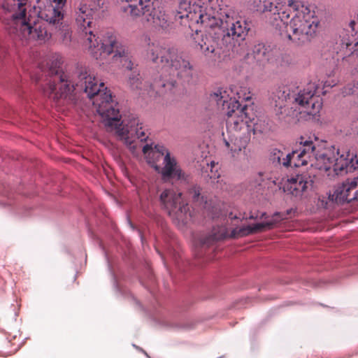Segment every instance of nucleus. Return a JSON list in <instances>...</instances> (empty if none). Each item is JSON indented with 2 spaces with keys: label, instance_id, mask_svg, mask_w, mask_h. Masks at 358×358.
Here are the masks:
<instances>
[{
  "label": "nucleus",
  "instance_id": "1",
  "mask_svg": "<svg viewBox=\"0 0 358 358\" xmlns=\"http://www.w3.org/2000/svg\"><path fill=\"white\" fill-rule=\"evenodd\" d=\"M49 79L44 93L50 98L58 100L66 98L74 90L85 92L93 99V106L102 119L104 126L115 131L133 154H136L138 143L146 141L148 135L143 124L134 116L120 122L119 108L113 99L112 94L103 83H99L92 71L86 66L78 67L71 79L62 71L60 62H52L48 70Z\"/></svg>",
  "mask_w": 358,
  "mask_h": 358
},
{
  "label": "nucleus",
  "instance_id": "2",
  "mask_svg": "<svg viewBox=\"0 0 358 358\" xmlns=\"http://www.w3.org/2000/svg\"><path fill=\"white\" fill-rule=\"evenodd\" d=\"M180 18L201 23L209 29L208 35L196 31L193 40L196 48L206 56L215 52L216 47L236 54L245 50L249 24L230 7H221L217 0H182L178 6Z\"/></svg>",
  "mask_w": 358,
  "mask_h": 358
},
{
  "label": "nucleus",
  "instance_id": "3",
  "mask_svg": "<svg viewBox=\"0 0 358 358\" xmlns=\"http://www.w3.org/2000/svg\"><path fill=\"white\" fill-rule=\"evenodd\" d=\"M264 12L271 13L270 18L276 27L285 25V36L297 45L310 41L315 35L319 20L315 12L300 0H288L285 5L280 0H266Z\"/></svg>",
  "mask_w": 358,
  "mask_h": 358
},
{
  "label": "nucleus",
  "instance_id": "4",
  "mask_svg": "<svg viewBox=\"0 0 358 358\" xmlns=\"http://www.w3.org/2000/svg\"><path fill=\"white\" fill-rule=\"evenodd\" d=\"M148 57L154 63L169 68V74L163 72L154 79L150 88L157 94L162 95L171 91L176 85L177 78L182 83H190L195 74L193 64L186 57L178 55L175 50L165 48L159 44H148Z\"/></svg>",
  "mask_w": 358,
  "mask_h": 358
},
{
  "label": "nucleus",
  "instance_id": "5",
  "mask_svg": "<svg viewBox=\"0 0 358 358\" xmlns=\"http://www.w3.org/2000/svg\"><path fill=\"white\" fill-rule=\"evenodd\" d=\"M210 100L216 103L219 108L222 107L223 110H226L227 131L231 134L234 139L231 140V146L229 141L225 140L224 143L234 156L245 150L250 141L253 128L251 125L252 119L246 113L247 106L241 108L239 101L233 100L227 92L221 88L210 94Z\"/></svg>",
  "mask_w": 358,
  "mask_h": 358
},
{
  "label": "nucleus",
  "instance_id": "6",
  "mask_svg": "<svg viewBox=\"0 0 358 358\" xmlns=\"http://www.w3.org/2000/svg\"><path fill=\"white\" fill-rule=\"evenodd\" d=\"M317 90L316 83L310 82L302 90L293 94H290L288 89L280 90L278 94L279 99L282 101L289 100L293 106L289 107L279 103L278 106L276 104L278 108L275 111L278 118L288 124H295L305 115H315L322 106V99L316 95Z\"/></svg>",
  "mask_w": 358,
  "mask_h": 358
},
{
  "label": "nucleus",
  "instance_id": "7",
  "mask_svg": "<svg viewBox=\"0 0 358 358\" xmlns=\"http://www.w3.org/2000/svg\"><path fill=\"white\" fill-rule=\"evenodd\" d=\"M312 159H315V166L320 170L333 169L336 175H344L358 169L357 154L346 149H336L334 146L324 144L315 145Z\"/></svg>",
  "mask_w": 358,
  "mask_h": 358
},
{
  "label": "nucleus",
  "instance_id": "8",
  "mask_svg": "<svg viewBox=\"0 0 358 358\" xmlns=\"http://www.w3.org/2000/svg\"><path fill=\"white\" fill-rule=\"evenodd\" d=\"M75 19L78 27L82 30L84 45L87 47L96 59L101 57L103 52H110L115 43V36L110 34L103 41H98V38L90 30L92 21V10L87 4L80 3L75 8Z\"/></svg>",
  "mask_w": 358,
  "mask_h": 358
},
{
  "label": "nucleus",
  "instance_id": "9",
  "mask_svg": "<svg viewBox=\"0 0 358 358\" xmlns=\"http://www.w3.org/2000/svg\"><path fill=\"white\" fill-rule=\"evenodd\" d=\"M129 3L126 11L129 10L134 17L142 16L143 20L152 23L156 27L166 30L171 25L167 15L155 7V0H122Z\"/></svg>",
  "mask_w": 358,
  "mask_h": 358
},
{
  "label": "nucleus",
  "instance_id": "10",
  "mask_svg": "<svg viewBox=\"0 0 358 358\" xmlns=\"http://www.w3.org/2000/svg\"><path fill=\"white\" fill-rule=\"evenodd\" d=\"M160 201L169 215L178 226H184L190 221L192 215L189 208L181 193L173 189H165L160 195Z\"/></svg>",
  "mask_w": 358,
  "mask_h": 358
},
{
  "label": "nucleus",
  "instance_id": "11",
  "mask_svg": "<svg viewBox=\"0 0 358 358\" xmlns=\"http://www.w3.org/2000/svg\"><path fill=\"white\" fill-rule=\"evenodd\" d=\"M315 143L311 141L300 142V147L292 152L285 153L279 150H274L271 156L273 164L282 165L285 167H299L306 165L312 159L314 154Z\"/></svg>",
  "mask_w": 358,
  "mask_h": 358
},
{
  "label": "nucleus",
  "instance_id": "12",
  "mask_svg": "<svg viewBox=\"0 0 358 358\" xmlns=\"http://www.w3.org/2000/svg\"><path fill=\"white\" fill-rule=\"evenodd\" d=\"M341 47V51L345 55L343 59L349 57H358V24L355 21H351L349 29L343 32Z\"/></svg>",
  "mask_w": 358,
  "mask_h": 358
},
{
  "label": "nucleus",
  "instance_id": "13",
  "mask_svg": "<svg viewBox=\"0 0 358 358\" xmlns=\"http://www.w3.org/2000/svg\"><path fill=\"white\" fill-rule=\"evenodd\" d=\"M254 231L252 229L251 225L243 226L240 228L234 229L229 234L226 228L220 227L219 232H213L212 234L202 238L201 240V244L203 246H210L214 242L224 239L226 238H238L253 234Z\"/></svg>",
  "mask_w": 358,
  "mask_h": 358
},
{
  "label": "nucleus",
  "instance_id": "14",
  "mask_svg": "<svg viewBox=\"0 0 358 358\" xmlns=\"http://www.w3.org/2000/svg\"><path fill=\"white\" fill-rule=\"evenodd\" d=\"M313 184L312 176L308 173H303L288 179L283 188L285 192L298 196L308 188L312 187Z\"/></svg>",
  "mask_w": 358,
  "mask_h": 358
},
{
  "label": "nucleus",
  "instance_id": "15",
  "mask_svg": "<svg viewBox=\"0 0 358 358\" xmlns=\"http://www.w3.org/2000/svg\"><path fill=\"white\" fill-rule=\"evenodd\" d=\"M333 197L337 203L350 202L358 200V176L348 180L335 190Z\"/></svg>",
  "mask_w": 358,
  "mask_h": 358
},
{
  "label": "nucleus",
  "instance_id": "16",
  "mask_svg": "<svg viewBox=\"0 0 358 358\" xmlns=\"http://www.w3.org/2000/svg\"><path fill=\"white\" fill-rule=\"evenodd\" d=\"M164 167L158 171L165 180L173 179L176 180H187L188 176L178 165L176 160L171 157L170 153L166 152L164 157Z\"/></svg>",
  "mask_w": 358,
  "mask_h": 358
},
{
  "label": "nucleus",
  "instance_id": "17",
  "mask_svg": "<svg viewBox=\"0 0 358 358\" xmlns=\"http://www.w3.org/2000/svg\"><path fill=\"white\" fill-rule=\"evenodd\" d=\"M54 6L39 13L40 17L51 24H59L64 19V7L66 0H52Z\"/></svg>",
  "mask_w": 358,
  "mask_h": 358
},
{
  "label": "nucleus",
  "instance_id": "18",
  "mask_svg": "<svg viewBox=\"0 0 358 358\" xmlns=\"http://www.w3.org/2000/svg\"><path fill=\"white\" fill-rule=\"evenodd\" d=\"M142 150L147 157L148 162L157 171L160 169V166L157 163L162 159H164L166 153L169 152L164 146L160 145H156L153 148L152 145L146 144L143 147Z\"/></svg>",
  "mask_w": 358,
  "mask_h": 358
},
{
  "label": "nucleus",
  "instance_id": "19",
  "mask_svg": "<svg viewBox=\"0 0 358 358\" xmlns=\"http://www.w3.org/2000/svg\"><path fill=\"white\" fill-rule=\"evenodd\" d=\"M114 52L115 55H113V57H119L121 58V62L122 63V66H124L127 70L129 71V73L134 71H137L134 67V64L127 57V52L124 46L118 45V43L115 40V43L113 46V50L110 52H103L101 57H99V58H105L106 56H108L110 55L111 53Z\"/></svg>",
  "mask_w": 358,
  "mask_h": 358
},
{
  "label": "nucleus",
  "instance_id": "20",
  "mask_svg": "<svg viewBox=\"0 0 358 358\" xmlns=\"http://www.w3.org/2000/svg\"><path fill=\"white\" fill-rule=\"evenodd\" d=\"M280 216V213H275L272 220L262 222V223H257L252 225V229L254 231V234L264 231L265 230L271 229L274 227V226L280 221V219H277V217Z\"/></svg>",
  "mask_w": 358,
  "mask_h": 358
},
{
  "label": "nucleus",
  "instance_id": "21",
  "mask_svg": "<svg viewBox=\"0 0 358 358\" xmlns=\"http://www.w3.org/2000/svg\"><path fill=\"white\" fill-rule=\"evenodd\" d=\"M128 85L132 90H141L142 82L138 71H134L128 74Z\"/></svg>",
  "mask_w": 358,
  "mask_h": 358
},
{
  "label": "nucleus",
  "instance_id": "22",
  "mask_svg": "<svg viewBox=\"0 0 358 358\" xmlns=\"http://www.w3.org/2000/svg\"><path fill=\"white\" fill-rule=\"evenodd\" d=\"M57 27H59L61 30V38L64 44L69 45L71 41V34L72 31L69 26L66 24H64L62 21L59 24H55Z\"/></svg>",
  "mask_w": 358,
  "mask_h": 358
},
{
  "label": "nucleus",
  "instance_id": "23",
  "mask_svg": "<svg viewBox=\"0 0 358 358\" xmlns=\"http://www.w3.org/2000/svg\"><path fill=\"white\" fill-rule=\"evenodd\" d=\"M338 59L335 57H331L329 59V62L327 64V68L329 69V75L331 76L335 73L336 70L338 69Z\"/></svg>",
  "mask_w": 358,
  "mask_h": 358
},
{
  "label": "nucleus",
  "instance_id": "24",
  "mask_svg": "<svg viewBox=\"0 0 358 358\" xmlns=\"http://www.w3.org/2000/svg\"><path fill=\"white\" fill-rule=\"evenodd\" d=\"M266 48L264 47V45H262V44H259L258 45H257L255 47V53H256L257 55H259L262 52V57H266Z\"/></svg>",
  "mask_w": 358,
  "mask_h": 358
},
{
  "label": "nucleus",
  "instance_id": "25",
  "mask_svg": "<svg viewBox=\"0 0 358 358\" xmlns=\"http://www.w3.org/2000/svg\"><path fill=\"white\" fill-rule=\"evenodd\" d=\"M250 92L248 93L244 92L243 94H241L240 92H237L236 94L238 96V98L241 100L248 101L251 99V96L250 95Z\"/></svg>",
  "mask_w": 358,
  "mask_h": 358
}]
</instances>
